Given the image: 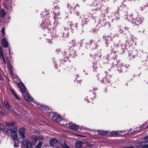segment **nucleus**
I'll return each mask as SVG.
<instances>
[{
    "instance_id": "f257e3e1",
    "label": "nucleus",
    "mask_w": 148,
    "mask_h": 148,
    "mask_svg": "<svg viewBox=\"0 0 148 148\" xmlns=\"http://www.w3.org/2000/svg\"><path fill=\"white\" fill-rule=\"evenodd\" d=\"M137 148H148V141L147 139L145 141H140L135 144Z\"/></svg>"
},
{
    "instance_id": "f03ea898",
    "label": "nucleus",
    "mask_w": 148,
    "mask_h": 148,
    "mask_svg": "<svg viewBox=\"0 0 148 148\" xmlns=\"http://www.w3.org/2000/svg\"><path fill=\"white\" fill-rule=\"evenodd\" d=\"M39 109L41 111L45 112L47 116H49L51 113V109H49L48 106L41 105L39 107Z\"/></svg>"
},
{
    "instance_id": "7ed1b4c3",
    "label": "nucleus",
    "mask_w": 148,
    "mask_h": 148,
    "mask_svg": "<svg viewBox=\"0 0 148 148\" xmlns=\"http://www.w3.org/2000/svg\"><path fill=\"white\" fill-rule=\"evenodd\" d=\"M52 118L53 121L56 122H60L61 119V116L56 113L53 114Z\"/></svg>"
},
{
    "instance_id": "20e7f679",
    "label": "nucleus",
    "mask_w": 148,
    "mask_h": 148,
    "mask_svg": "<svg viewBox=\"0 0 148 148\" xmlns=\"http://www.w3.org/2000/svg\"><path fill=\"white\" fill-rule=\"evenodd\" d=\"M22 144L24 148H33L32 144L28 140L23 141Z\"/></svg>"
},
{
    "instance_id": "39448f33",
    "label": "nucleus",
    "mask_w": 148,
    "mask_h": 148,
    "mask_svg": "<svg viewBox=\"0 0 148 148\" xmlns=\"http://www.w3.org/2000/svg\"><path fill=\"white\" fill-rule=\"evenodd\" d=\"M25 129L24 128H21L19 129V136L22 138H24L25 137Z\"/></svg>"
},
{
    "instance_id": "423d86ee",
    "label": "nucleus",
    "mask_w": 148,
    "mask_h": 148,
    "mask_svg": "<svg viewBox=\"0 0 148 148\" xmlns=\"http://www.w3.org/2000/svg\"><path fill=\"white\" fill-rule=\"evenodd\" d=\"M58 141L55 138L52 139L50 142V146L52 147L56 146L58 145Z\"/></svg>"
},
{
    "instance_id": "0eeeda50",
    "label": "nucleus",
    "mask_w": 148,
    "mask_h": 148,
    "mask_svg": "<svg viewBox=\"0 0 148 148\" xmlns=\"http://www.w3.org/2000/svg\"><path fill=\"white\" fill-rule=\"evenodd\" d=\"M18 87L22 92H25L26 90V88L22 83H19L18 84Z\"/></svg>"
},
{
    "instance_id": "6e6552de",
    "label": "nucleus",
    "mask_w": 148,
    "mask_h": 148,
    "mask_svg": "<svg viewBox=\"0 0 148 148\" xmlns=\"http://www.w3.org/2000/svg\"><path fill=\"white\" fill-rule=\"evenodd\" d=\"M69 127L71 129L74 130H77L79 127V126L72 123H70L69 124Z\"/></svg>"
},
{
    "instance_id": "1a4fd4ad",
    "label": "nucleus",
    "mask_w": 148,
    "mask_h": 148,
    "mask_svg": "<svg viewBox=\"0 0 148 148\" xmlns=\"http://www.w3.org/2000/svg\"><path fill=\"white\" fill-rule=\"evenodd\" d=\"M24 98L26 100L29 102L32 101L33 100V99L30 96L29 93H27L25 95Z\"/></svg>"
},
{
    "instance_id": "9d476101",
    "label": "nucleus",
    "mask_w": 148,
    "mask_h": 148,
    "mask_svg": "<svg viewBox=\"0 0 148 148\" xmlns=\"http://www.w3.org/2000/svg\"><path fill=\"white\" fill-rule=\"evenodd\" d=\"M78 6L76 4H75L74 3H71L68 5V7L71 10H74L76 7Z\"/></svg>"
},
{
    "instance_id": "9b49d317",
    "label": "nucleus",
    "mask_w": 148,
    "mask_h": 148,
    "mask_svg": "<svg viewBox=\"0 0 148 148\" xmlns=\"http://www.w3.org/2000/svg\"><path fill=\"white\" fill-rule=\"evenodd\" d=\"M32 138H34V140H35V141L36 140V139H37V140H43V139H44V137H43V136H38V137H37V136L36 135H33L32 137Z\"/></svg>"
},
{
    "instance_id": "f8f14e48",
    "label": "nucleus",
    "mask_w": 148,
    "mask_h": 148,
    "mask_svg": "<svg viewBox=\"0 0 148 148\" xmlns=\"http://www.w3.org/2000/svg\"><path fill=\"white\" fill-rule=\"evenodd\" d=\"M2 44L3 47L5 48L7 47L8 46V43L6 39L5 38L2 39Z\"/></svg>"
},
{
    "instance_id": "ddd939ff",
    "label": "nucleus",
    "mask_w": 148,
    "mask_h": 148,
    "mask_svg": "<svg viewBox=\"0 0 148 148\" xmlns=\"http://www.w3.org/2000/svg\"><path fill=\"white\" fill-rule=\"evenodd\" d=\"M11 136L13 140L16 139L18 137L17 134L16 132H12L11 133Z\"/></svg>"
},
{
    "instance_id": "4468645a",
    "label": "nucleus",
    "mask_w": 148,
    "mask_h": 148,
    "mask_svg": "<svg viewBox=\"0 0 148 148\" xmlns=\"http://www.w3.org/2000/svg\"><path fill=\"white\" fill-rule=\"evenodd\" d=\"M4 105L5 106V108L9 110H11L12 108L10 105L9 103L7 101H5L4 102Z\"/></svg>"
},
{
    "instance_id": "2eb2a0df",
    "label": "nucleus",
    "mask_w": 148,
    "mask_h": 148,
    "mask_svg": "<svg viewBox=\"0 0 148 148\" xmlns=\"http://www.w3.org/2000/svg\"><path fill=\"white\" fill-rule=\"evenodd\" d=\"M98 132L99 134L103 135H106L108 133L107 131H104V130H98Z\"/></svg>"
},
{
    "instance_id": "dca6fc26",
    "label": "nucleus",
    "mask_w": 148,
    "mask_h": 148,
    "mask_svg": "<svg viewBox=\"0 0 148 148\" xmlns=\"http://www.w3.org/2000/svg\"><path fill=\"white\" fill-rule=\"evenodd\" d=\"M83 144V142L81 141H77L76 142L75 146L77 148L81 147L82 144Z\"/></svg>"
},
{
    "instance_id": "f3484780",
    "label": "nucleus",
    "mask_w": 148,
    "mask_h": 148,
    "mask_svg": "<svg viewBox=\"0 0 148 148\" xmlns=\"http://www.w3.org/2000/svg\"><path fill=\"white\" fill-rule=\"evenodd\" d=\"M54 8L55 9V10H54L53 11V13L55 15H59L60 14V13L59 12H57L56 11V10H58L60 9V8L58 6H55L54 7Z\"/></svg>"
},
{
    "instance_id": "a211bd4d",
    "label": "nucleus",
    "mask_w": 148,
    "mask_h": 148,
    "mask_svg": "<svg viewBox=\"0 0 148 148\" xmlns=\"http://www.w3.org/2000/svg\"><path fill=\"white\" fill-rule=\"evenodd\" d=\"M4 131L5 132L7 135L8 136H9L10 135V134L12 131V130L9 129L5 128V129Z\"/></svg>"
},
{
    "instance_id": "6ab92c4d",
    "label": "nucleus",
    "mask_w": 148,
    "mask_h": 148,
    "mask_svg": "<svg viewBox=\"0 0 148 148\" xmlns=\"http://www.w3.org/2000/svg\"><path fill=\"white\" fill-rule=\"evenodd\" d=\"M15 124V123L13 122H8L5 123V125L6 126H8L9 127H11L14 125Z\"/></svg>"
},
{
    "instance_id": "aec40b11",
    "label": "nucleus",
    "mask_w": 148,
    "mask_h": 148,
    "mask_svg": "<svg viewBox=\"0 0 148 148\" xmlns=\"http://www.w3.org/2000/svg\"><path fill=\"white\" fill-rule=\"evenodd\" d=\"M5 12L3 10H2L0 11V15L3 18L5 16Z\"/></svg>"
},
{
    "instance_id": "412c9836",
    "label": "nucleus",
    "mask_w": 148,
    "mask_h": 148,
    "mask_svg": "<svg viewBox=\"0 0 148 148\" xmlns=\"http://www.w3.org/2000/svg\"><path fill=\"white\" fill-rule=\"evenodd\" d=\"M147 123H145L144 124H143V125H141L140 126V129L141 130L143 129H144L145 128H146L147 127H148V126H147Z\"/></svg>"
},
{
    "instance_id": "4be33fe9",
    "label": "nucleus",
    "mask_w": 148,
    "mask_h": 148,
    "mask_svg": "<svg viewBox=\"0 0 148 148\" xmlns=\"http://www.w3.org/2000/svg\"><path fill=\"white\" fill-rule=\"evenodd\" d=\"M43 144V143L42 142L40 141L37 145L36 147V148H41V147Z\"/></svg>"
},
{
    "instance_id": "5701e85b",
    "label": "nucleus",
    "mask_w": 148,
    "mask_h": 148,
    "mask_svg": "<svg viewBox=\"0 0 148 148\" xmlns=\"http://www.w3.org/2000/svg\"><path fill=\"white\" fill-rule=\"evenodd\" d=\"M0 59H3V54L1 48L0 47Z\"/></svg>"
},
{
    "instance_id": "b1692460",
    "label": "nucleus",
    "mask_w": 148,
    "mask_h": 148,
    "mask_svg": "<svg viewBox=\"0 0 148 148\" xmlns=\"http://www.w3.org/2000/svg\"><path fill=\"white\" fill-rule=\"evenodd\" d=\"M117 64L116 65L117 67H121L122 66V63L119 60L117 61Z\"/></svg>"
},
{
    "instance_id": "393cba45",
    "label": "nucleus",
    "mask_w": 148,
    "mask_h": 148,
    "mask_svg": "<svg viewBox=\"0 0 148 148\" xmlns=\"http://www.w3.org/2000/svg\"><path fill=\"white\" fill-rule=\"evenodd\" d=\"M10 90L11 92H12V93L14 95L18 100H19V99L18 96H17L16 94L14 91L12 89H10Z\"/></svg>"
},
{
    "instance_id": "a878e982",
    "label": "nucleus",
    "mask_w": 148,
    "mask_h": 148,
    "mask_svg": "<svg viewBox=\"0 0 148 148\" xmlns=\"http://www.w3.org/2000/svg\"><path fill=\"white\" fill-rule=\"evenodd\" d=\"M6 7L7 9H11L12 8L11 3H10L9 5H6Z\"/></svg>"
},
{
    "instance_id": "bb28decb",
    "label": "nucleus",
    "mask_w": 148,
    "mask_h": 148,
    "mask_svg": "<svg viewBox=\"0 0 148 148\" xmlns=\"http://www.w3.org/2000/svg\"><path fill=\"white\" fill-rule=\"evenodd\" d=\"M4 128V126L3 125L0 123V131L3 129Z\"/></svg>"
},
{
    "instance_id": "cd10ccee",
    "label": "nucleus",
    "mask_w": 148,
    "mask_h": 148,
    "mask_svg": "<svg viewBox=\"0 0 148 148\" xmlns=\"http://www.w3.org/2000/svg\"><path fill=\"white\" fill-rule=\"evenodd\" d=\"M119 132L118 131L112 132V134L113 135H116L119 134Z\"/></svg>"
},
{
    "instance_id": "c85d7f7f",
    "label": "nucleus",
    "mask_w": 148,
    "mask_h": 148,
    "mask_svg": "<svg viewBox=\"0 0 148 148\" xmlns=\"http://www.w3.org/2000/svg\"><path fill=\"white\" fill-rule=\"evenodd\" d=\"M10 51H9V54L8 55V56H7V57H6L7 59V60L8 61H9L11 59V58L10 57Z\"/></svg>"
},
{
    "instance_id": "c756f323",
    "label": "nucleus",
    "mask_w": 148,
    "mask_h": 148,
    "mask_svg": "<svg viewBox=\"0 0 148 148\" xmlns=\"http://www.w3.org/2000/svg\"><path fill=\"white\" fill-rule=\"evenodd\" d=\"M14 146V147H18V142H17V143H16V142H15Z\"/></svg>"
},
{
    "instance_id": "7c9ffc66",
    "label": "nucleus",
    "mask_w": 148,
    "mask_h": 148,
    "mask_svg": "<svg viewBox=\"0 0 148 148\" xmlns=\"http://www.w3.org/2000/svg\"><path fill=\"white\" fill-rule=\"evenodd\" d=\"M63 146L64 148H69V147L66 145L65 143H64L63 144Z\"/></svg>"
},
{
    "instance_id": "2f4dec72",
    "label": "nucleus",
    "mask_w": 148,
    "mask_h": 148,
    "mask_svg": "<svg viewBox=\"0 0 148 148\" xmlns=\"http://www.w3.org/2000/svg\"><path fill=\"white\" fill-rule=\"evenodd\" d=\"M12 132H16L17 130V127H15L13 129H12Z\"/></svg>"
},
{
    "instance_id": "473e14b6",
    "label": "nucleus",
    "mask_w": 148,
    "mask_h": 148,
    "mask_svg": "<svg viewBox=\"0 0 148 148\" xmlns=\"http://www.w3.org/2000/svg\"><path fill=\"white\" fill-rule=\"evenodd\" d=\"M147 132H148V131H146L144 132V134H148V135H147L146 137L144 138L145 139H146L148 138V134L147 133Z\"/></svg>"
},
{
    "instance_id": "72a5a7b5",
    "label": "nucleus",
    "mask_w": 148,
    "mask_h": 148,
    "mask_svg": "<svg viewBox=\"0 0 148 148\" xmlns=\"http://www.w3.org/2000/svg\"><path fill=\"white\" fill-rule=\"evenodd\" d=\"M134 146H133V145H132V146H129L128 147H122L121 148H134Z\"/></svg>"
},
{
    "instance_id": "f704fd0d",
    "label": "nucleus",
    "mask_w": 148,
    "mask_h": 148,
    "mask_svg": "<svg viewBox=\"0 0 148 148\" xmlns=\"http://www.w3.org/2000/svg\"><path fill=\"white\" fill-rule=\"evenodd\" d=\"M5 29L4 28H3L1 30V32L2 33V34H5Z\"/></svg>"
},
{
    "instance_id": "c9c22d12",
    "label": "nucleus",
    "mask_w": 148,
    "mask_h": 148,
    "mask_svg": "<svg viewBox=\"0 0 148 148\" xmlns=\"http://www.w3.org/2000/svg\"><path fill=\"white\" fill-rule=\"evenodd\" d=\"M139 19L140 20V21L139 20H138V21L140 24H141L143 21V19L142 18H139Z\"/></svg>"
},
{
    "instance_id": "e433bc0d",
    "label": "nucleus",
    "mask_w": 148,
    "mask_h": 148,
    "mask_svg": "<svg viewBox=\"0 0 148 148\" xmlns=\"http://www.w3.org/2000/svg\"><path fill=\"white\" fill-rule=\"evenodd\" d=\"M13 68V67L11 66V65H9L8 66V69H12Z\"/></svg>"
},
{
    "instance_id": "4c0bfd02",
    "label": "nucleus",
    "mask_w": 148,
    "mask_h": 148,
    "mask_svg": "<svg viewBox=\"0 0 148 148\" xmlns=\"http://www.w3.org/2000/svg\"><path fill=\"white\" fill-rule=\"evenodd\" d=\"M9 70H10V73L11 74V75H12L13 74V71H12V69H10Z\"/></svg>"
},
{
    "instance_id": "58836bf2",
    "label": "nucleus",
    "mask_w": 148,
    "mask_h": 148,
    "mask_svg": "<svg viewBox=\"0 0 148 148\" xmlns=\"http://www.w3.org/2000/svg\"><path fill=\"white\" fill-rule=\"evenodd\" d=\"M47 42L49 43H52L50 39H47Z\"/></svg>"
},
{
    "instance_id": "ea45409f",
    "label": "nucleus",
    "mask_w": 148,
    "mask_h": 148,
    "mask_svg": "<svg viewBox=\"0 0 148 148\" xmlns=\"http://www.w3.org/2000/svg\"><path fill=\"white\" fill-rule=\"evenodd\" d=\"M106 79L105 78L104 79H103V81H105V82H106V81H108V80H106ZM102 82H103V83H104L105 82H104V81L103 82L102 81Z\"/></svg>"
},
{
    "instance_id": "a19ab883",
    "label": "nucleus",
    "mask_w": 148,
    "mask_h": 148,
    "mask_svg": "<svg viewBox=\"0 0 148 148\" xmlns=\"http://www.w3.org/2000/svg\"><path fill=\"white\" fill-rule=\"evenodd\" d=\"M124 28H125V30H128V28L126 27H124Z\"/></svg>"
},
{
    "instance_id": "79ce46f5",
    "label": "nucleus",
    "mask_w": 148,
    "mask_h": 148,
    "mask_svg": "<svg viewBox=\"0 0 148 148\" xmlns=\"http://www.w3.org/2000/svg\"><path fill=\"white\" fill-rule=\"evenodd\" d=\"M2 59L3 60V61H4V63H6V62H5V59H4V57H3V59Z\"/></svg>"
},
{
    "instance_id": "37998d69",
    "label": "nucleus",
    "mask_w": 148,
    "mask_h": 148,
    "mask_svg": "<svg viewBox=\"0 0 148 148\" xmlns=\"http://www.w3.org/2000/svg\"><path fill=\"white\" fill-rule=\"evenodd\" d=\"M45 30L46 31H48V32H49V30L48 29H46V28H45Z\"/></svg>"
},
{
    "instance_id": "c03bdc74",
    "label": "nucleus",
    "mask_w": 148,
    "mask_h": 148,
    "mask_svg": "<svg viewBox=\"0 0 148 148\" xmlns=\"http://www.w3.org/2000/svg\"><path fill=\"white\" fill-rule=\"evenodd\" d=\"M56 51H58V52L60 51V49L57 50H56Z\"/></svg>"
},
{
    "instance_id": "a18cd8bd",
    "label": "nucleus",
    "mask_w": 148,
    "mask_h": 148,
    "mask_svg": "<svg viewBox=\"0 0 148 148\" xmlns=\"http://www.w3.org/2000/svg\"><path fill=\"white\" fill-rule=\"evenodd\" d=\"M92 41H92V40H90V42H92Z\"/></svg>"
},
{
    "instance_id": "49530a36",
    "label": "nucleus",
    "mask_w": 148,
    "mask_h": 148,
    "mask_svg": "<svg viewBox=\"0 0 148 148\" xmlns=\"http://www.w3.org/2000/svg\"><path fill=\"white\" fill-rule=\"evenodd\" d=\"M147 140L148 141V138L147 139Z\"/></svg>"
}]
</instances>
